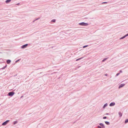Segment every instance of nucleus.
Listing matches in <instances>:
<instances>
[{
    "instance_id": "aec40b11",
    "label": "nucleus",
    "mask_w": 128,
    "mask_h": 128,
    "mask_svg": "<svg viewBox=\"0 0 128 128\" xmlns=\"http://www.w3.org/2000/svg\"><path fill=\"white\" fill-rule=\"evenodd\" d=\"M88 46V45H85V46H83L82 47H83V48H86V47H87Z\"/></svg>"
},
{
    "instance_id": "bb28decb",
    "label": "nucleus",
    "mask_w": 128,
    "mask_h": 128,
    "mask_svg": "<svg viewBox=\"0 0 128 128\" xmlns=\"http://www.w3.org/2000/svg\"><path fill=\"white\" fill-rule=\"evenodd\" d=\"M106 115H108L110 114L108 113H106Z\"/></svg>"
},
{
    "instance_id": "7c9ffc66",
    "label": "nucleus",
    "mask_w": 128,
    "mask_h": 128,
    "mask_svg": "<svg viewBox=\"0 0 128 128\" xmlns=\"http://www.w3.org/2000/svg\"><path fill=\"white\" fill-rule=\"evenodd\" d=\"M17 74H16V75H14V76L15 77V76H17Z\"/></svg>"
},
{
    "instance_id": "7ed1b4c3",
    "label": "nucleus",
    "mask_w": 128,
    "mask_h": 128,
    "mask_svg": "<svg viewBox=\"0 0 128 128\" xmlns=\"http://www.w3.org/2000/svg\"><path fill=\"white\" fill-rule=\"evenodd\" d=\"M15 94V92H10L8 93V96H13L14 94Z\"/></svg>"
},
{
    "instance_id": "412c9836",
    "label": "nucleus",
    "mask_w": 128,
    "mask_h": 128,
    "mask_svg": "<svg viewBox=\"0 0 128 128\" xmlns=\"http://www.w3.org/2000/svg\"><path fill=\"white\" fill-rule=\"evenodd\" d=\"M20 59H19L18 60H16V61L15 62L16 63H17L19 61H20Z\"/></svg>"
},
{
    "instance_id": "c756f323",
    "label": "nucleus",
    "mask_w": 128,
    "mask_h": 128,
    "mask_svg": "<svg viewBox=\"0 0 128 128\" xmlns=\"http://www.w3.org/2000/svg\"><path fill=\"white\" fill-rule=\"evenodd\" d=\"M105 75L106 76H107L108 75V74H105Z\"/></svg>"
},
{
    "instance_id": "a878e982",
    "label": "nucleus",
    "mask_w": 128,
    "mask_h": 128,
    "mask_svg": "<svg viewBox=\"0 0 128 128\" xmlns=\"http://www.w3.org/2000/svg\"><path fill=\"white\" fill-rule=\"evenodd\" d=\"M125 36L126 37L127 36H128V33L126 35H125Z\"/></svg>"
},
{
    "instance_id": "9d476101",
    "label": "nucleus",
    "mask_w": 128,
    "mask_h": 128,
    "mask_svg": "<svg viewBox=\"0 0 128 128\" xmlns=\"http://www.w3.org/2000/svg\"><path fill=\"white\" fill-rule=\"evenodd\" d=\"M7 66V64H6L5 66H4L2 68H0V70H3L5 69Z\"/></svg>"
},
{
    "instance_id": "2f4dec72",
    "label": "nucleus",
    "mask_w": 128,
    "mask_h": 128,
    "mask_svg": "<svg viewBox=\"0 0 128 128\" xmlns=\"http://www.w3.org/2000/svg\"><path fill=\"white\" fill-rule=\"evenodd\" d=\"M23 96H22L21 97H20V98H22L23 97Z\"/></svg>"
},
{
    "instance_id": "f3484780",
    "label": "nucleus",
    "mask_w": 128,
    "mask_h": 128,
    "mask_svg": "<svg viewBox=\"0 0 128 128\" xmlns=\"http://www.w3.org/2000/svg\"><path fill=\"white\" fill-rule=\"evenodd\" d=\"M83 58V57H82V58H78V59H77L76 60V61H78V60H79L82 59Z\"/></svg>"
},
{
    "instance_id": "6e6552de",
    "label": "nucleus",
    "mask_w": 128,
    "mask_h": 128,
    "mask_svg": "<svg viewBox=\"0 0 128 128\" xmlns=\"http://www.w3.org/2000/svg\"><path fill=\"white\" fill-rule=\"evenodd\" d=\"M6 62L8 64H9L11 62V60H6Z\"/></svg>"
},
{
    "instance_id": "b1692460",
    "label": "nucleus",
    "mask_w": 128,
    "mask_h": 128,
    "mask_svg": "<svg viewBox=\"0 0 128 128\" xmlns=\"http://www.w3.org/2000/svg\"><path fill=\"white\" fill-rule=\"evenodd\" d=\"M107 117L106 116H104L103 117V119H106V118Z\"/></svg>"
},
{
    "instance_id": "cd10ccee",
    "label": "nucleus",
    "mask_w": 128,
    "mask_h": 128,
    "mask_svg": "<svg viewBox=\"0 0 128 128\" xmlns=\"http://www.w3.org/2000/svg\"><path fill=\"white\" fill-rule=\"evenodd\" d=\"M120 73H121V72H122V70H120Z\"/></svg>"
},
{
    "instance_id": "dca6fc26",
    "label": "nucleus",
    "mask_w": 128,
    "mask_h": 128,
    "mask_svg": "<svg viewBox=\"0 0 128 128\" xmlns=\"http://www.w3.org/2000/svg\"><path fill=\"white\" fill-rule=\"evenodd\" d=\"M108 58H104L102 61V62H104Z\"/></svg>"
},
{
    "instance_id": "423d86ee",
    "label": "nucleus",
    "mask_w": 128,
    "mask_h": 128,
    "mask_svg": "<svg viewBox=\"0 0 128 128\" xmlns=\"http://www.w3.org/2000/svg\"><path fill=\"white\" fill-rule=\"evenodd\" d=\"M115 104V103L114 102H111L109 105L110 106H114Z\"/></svg>"
},
{
    "instance_id": "0eeeda50",
    "label": "nucleus",
    "mask_w": 128,
    "mask_h": 128,
    "mask_svg": "<svg viewBox=\"0 0 128 128\" xmlns=\"http://www.w3.org/2000/svg\"><path fill=\"white\" fill-rule=\"evenodd\" d=\"M125 84H121L118 87V88H122L124 86V85H125Z\"/></svg>"
},
{
    "instance_id": "393cba45",
    "label": "nucleus",
    "mask_w": 128,
    "mask_h": 128,
    "mask_svg": "<svg viewBox=\"0 0 128 128\" xmlns=\"http://www.w3.org/2000/svg\"><path fill=\"white\" fill-rule=\"evenodd\" d=\"M108 2H103L102 3V4H106Z\"/></svg>"
},
{
    "instance_id": "f03ea898",
    "label": "nucleus",
    "mask_w": 128,
    "mask_h": 128,
    "mask_svg": "<svg viewBox=\"0 0 128 128\" xmlns=\"http://www.w3.org/2000/svg\"><path fill=\"white\" fill-rule=\"evenodd\" d=\"M99 125L100 126H98L97 127L98 128H105V126L103 124L100 123Z\"/></svg>"
},
{
    "instance_id": "1a4fd4ad",
    "label": "nucleus",
    "mask_w": 128,
    "mask_h": 128,
    "mask_svg": "<svg viewBox=\"0 0 128 128\" xmlns=\"http://www.w3.org/2000/svg\"><path fill=\"white\" fill-rule=\"evenodd\" d=\"M118 114L119 115V117L121 118L122 116V114L120 112H118Z\"/></svg>"
},
{
    "instance_id": "4be33fe9",
    "label": "nucleus",
    "mask_w": 128,
    "mask_h": 128,
    "mask_svg": "<svg viewBox=\"0 0 128 128\" xmlns=\"http://www.w3.org/2000/svg\"><path fill=\"white\" fill-rule=\"evenodd\" d=\"M40 18H38L36 19V20H35L34 21H33V22H34L36 20H38Z\"/></svg>"
},
{
    "instance_id": "39448f33",
    "label": "nucleus",
    "mask_w": 128,
    "mask_h": 128,
    "mask_svg": "<svg viewBox=\"0 0 128 128\" xmlns=\"http://www.w3.org/2000/svg\"><path fill=\"white\" fill-rule=\"evenodd\" d=\"M28 46V44H26L24 45H23L21 46V48L22 49H24L26 48Z\"/></svg>"
},
{
    "instance_id": "2eb2a0df",
    "label": "nucleus",
    "mask_w": 128,
    "mask_h": 128,
    "mask_svg": "<svg viewBox=\"0 0 128 128\" xmlns=\"http://www.w3.org/2000/svg\"><path fill=\"white\" fill-rule=\"evenodd\" d=\"M128 122V119H126L124 122V123L126 124Z\"/></svg>"
},
{
    "instance_id": "c85d7f7f",
    "label": "nucleus",
    "mask_w": 128,
    "mask_h": 128,
    "mask_svg": "<svg viewBox=\"0 0 128 128\" xmlns=\"http://www.w3.org/2000/svg\"><path fill=\"white\" fill-rule=\"evenodd\" d=\"M20 4V3H18L17 4H16V5H19Z\"/></svg>"
},
{
    "instance_id": "5701e85b",
    "label": "nucleus",
    "mask_w": 128,
    "mask_h": 128,
    "mask_svg": "<svg viewBox=\"0 0 128 128\" xmlns=\"http://www.w3.org/2000/svg\"><path fill=\"white\" fill-rule=\"evenodd\" d=\"M120 74V73H117L116 74V76H118V75H119V74Z\"/></svg>"
},
{
    "instance_id": "f257e3e1",
    "label": "nucleus",
    "mask_w": 128,
    "mask_h": 128,
    "mask_svg": "<svg viewBox=\"0 0 128 128\" xmlns=\"http://www.w3.org/2000/svg\"><path fill=\"white\" fill-rule=\"evenodd\" d=\"M79 24L82 26H88V23H85L84 22H82L79 23Z\"/></svg>"
},
{
    "instance_id": "ddd939ff",
    "label": "nucleus",
    "mask_w": 128,
    "mask_h": 128,
    "mask_svg": "<svg viewBox=\"0 0 128 128\" xmlns=\"http://www.w3.org/2000/svg\"><path fill=\"white\" fill-rule=\"evenodd\" d=\"M18 122L17 121H14L13 122V124L14 125H15L17 124Z\"/></svg>"
},
{
    "instance_id": "f8f14e48",
    "label": "nucleus",
    "mask_w": 128,
    "mask_h": 128,
    "mask_svg": "<svg viewBox=\"0 0 128 128\" xmlns=\"http://www.w3.org/2000/svg\"><path fill=\"white\" fill-rule=\"evenodd\" d=\"M105 124L108 125H109L110 124V123L109 122L107 121H105Z\"/></svg>"
},
{
    "instance_id": "4468645a",
    "label": "nucleus",
    "mask_w": 128,
    "mask_h": 128,
    "mask_svg": "<svg viewBox=\"0 0 128 128\" xmlns=\"http://www.w3.org/2000/svg\"><path fill=\"white\" fill-rule=\"evenodd\" d=\"M11 1V0H6V1L5 2L6 3H8L10 2Z\"/></svg>"
},
{
    "instance_id": "6ab92c4d",
    "label": "nucleus",
    "mask_w": 128,
    "mask_h": 128,
    "mask_svg": "<svg viewBox=\"0 0 128 128\" xmlns=\"http://www.w3.org/2000/svg\"><path fill=\"white\" fill-rule=\"evenodd\" d=\"M56 20L55 19H53L51 20V22H56Z\"/></svg>"
},
{
    "instance_id": "9b49d317",
    "label": "nucleus",
    "mask_w": 128,
    "mask_h": 128,
    "mask_svg": "<svg viewBox=\"0 0 128 128\" xmlns=\"http://www.w3.org/2000/svg\"><path fill=\"white\" fill-rule=\"evenodd\" d=\"M108 104L107 103H106L105 104H104V105L103 106V108H105L106 107V106H108Z\"/></svg>"
},
{
    "instance_id": "20e7f679",
    "label": "nucleus",
    "mask_w": 128,
    "mask_h": 128,
    "mask_svg": "<svg viewBox=\"0 0 128 128\" xmlns=\"http://www.w3.org/2000/svg\"><path fill=\"white\" fill-rule=\"evenodd\" d=\"M10 121L9 120H7L4 122H3L2 124V126H5Z\"/></svg>"
},
{
    "instance_id": "a211bd4d",
    "label": "nucleus",
    "mask_w": 128,
    "mask_h": 128,
    "mask_svg": "<svg viewBox=\"0 0 128 128\" xmlns=\"http://www.w3.org/2000/svg\"><path fill=\"white\" fill-rule=\"evenodd\" d=\"M125 37H125V36L124 35V36H122V37H121L120 38V39L121 40V39H123L124 38H125Z\"/></svg>"
}]
</instances>
